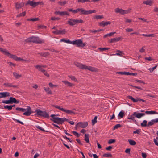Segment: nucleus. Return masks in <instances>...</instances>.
<instances>
[{
	"instance_id": "0e129e2a",
	"label": "nucleus",
	"mask_w": 158,
	"mask_h": 158,
	"mask_svg": "<svg viewBox=\"0 0 158 158\" xmlns=\"http://www.w3.org/2000/svg\"><path fill=\"white\" fill-rule=\"evenodd\" d=\"M158 114V113L157 112L155 111H149V114Z\"/></svg>"
},
{
	"instance_id": "680f3d73",
	"label": "nucleus",
	"mask_w": 158,
	"mask_h": 158,
	"mask_svg": "<svg viewBox=\"0 0 158 158\" xmlns=\"http://www.w3.org/2000/svg\"><path fill=\"white\" fill-rule=\"evenodd\" d=\"M157 66V65H156L152 68L149 69V70L150 71V72L151 73L156 68Z\"/></svg>"
},
{
	"instance_id": "a18cd8bd",
	"label": "nucleus",
	"mask_w": 158,
	"mask_h": 158,
	"mask_svg": "<svg viewBox=\"0 0 158 158\" xmlns=\"http://www.w3.org/2000/svg\"><path fill=\"white\" fill-rule=\"evenodd\" d=\"M90 1V0H77V2L78 3H85L86 2H89Z\"/></svg>"
},
{
	"instance_id": "412c9836",
	"label": "nucleus",
	"mask_w": 158,
	"mask_h": 158,
	"mask_svg": "<svg viewBox=\"0 0 158 158\" xmlns=\"http://www.w3.org/2000/svg\"><path fill=\"white\" fill-rule=\"evenodd\" d=\"M124 10L122 9L117 8L115 9V12L116 13H119L121 15H123Z\"/></svg>"
},
{
	"instance_id": "1a4fd4ad",
	"label": "nucleus",
	"mask_w": 158,
	"mask_h": 158,
	"mask_svg": "<svg viewBox=\"0 0 158 158\" xmlns=\"http://www.w3.org/2000/svg\"><path fill=\"white\" fill-rule=\"evenodd\" d=\"M88 125V123L86 122H80L77 124V126H78L79 127L82 128H85Z\"/></svg>"
},
{
	"instance_id": "20e7f679",
	"label": "nucleus",
	"mask_w": 158,
	"mask_h": 158,
	"mask_svg": "<svg viewBox=\"0 0 158 158\" xmlns=\"http://www.w3.org/2000/svg\"><path fill=\"white\" fill-rule=\"evenodd\" d=\"M27 42H32L37 44L44 43V41L41 40L38 37L31 36L28 38L26 40Z\"/></svg>"
},
{
	"instance_id": "473e14b6",
	"label": "nucleus",
	"mask_w": 158,
	"mask_h": 158,
	"mask_svg": "<svg viewBox=\"0 0 158 158\" xmlns=\"http://www.w3.org/2000/svg\"><path fill=\"white\" fill-rule=\"evenodd\" d=\"M26 15V12L25 11L23 12L22 13H20L16 17L18 18L19 17L21 16H24Z\"/></svg>"
},
{
	"instance_id": "9d476101",
	"label": "nucleus",
	"mask_w": 158,
	"mask_h": 158,
	"mask_svg": "<svg viewBox=\"0 0 158 158\" xmlns=\"http://www.w3.org/2000/svg\"><path fill=\"white\" fill-rule=\"evenodd\" d=\"M29 5L30 6H32L33 7H35L36 6V2L34 0L31 1L29 0L27 1V3L25 4V5Z\"/></svg>"
},
{
	"instance_id": "f3484780",
	"label": "nucleus",
	"mask_w": 158,
	"mask_h": 158,
	"mask_svg": "<svg viewBox=\"0 0 158 158\" xmlns=\"http://www.w3.org/2000/svg\"><path fill=\"white\" fill-rule=\"evenodd\" d=\"M9 99L10 100V102H11V104H12L13 103L18 104L19 102V100H17L14 98L11 97Z\"/></svg>"
},
{
	"instance_id": "49530a36",
	"label": "nucleus",
	"mask_w": 158,
	"mask_h": 158,
	"mask_svg": "<svg viewBox=\"0 0 158 158\" xmlns=\"http://www.w3.org/2000/svg\"><path fill=\"white\" fill-rule=\"evenodd\" d=\"M124 112L123 111H121L118 115V116H119L120 118H123V117L124 116Z\"/></svg>"
},
{
	"instance_id": "c9c22d12",
	"label": "nucleus",
	"mask_w": 158,
	"mask_h": 158,
	"mask_svg": "<svg viewBox=\"0 0 158 158\" xmlns=\"http://www.w3.org/2000/svg\"><path fill=\"white\" fill-rule=\"evenodd\" d=\"M4 108L5 109H7L10 111L12 109L11 105L4 106Z\"/></svg>"
},
{
	"instance_id": "f8f14e48",
	"label": "nucleus",
	"mask_w": 158,
	"mask_h": 158,
	"mask_svg": "<svg viewBox=\"0 0 158 158\" xmlns=\"http://www.w3.org/2000/svg\"><path fill=\"white\" fill-rule=\"evenodd\" d=\"M122 39V37H121L114 38L111 39V40L109 41V42L110 43L116 42L119 41L120 40H121Z\"/></svg>"
},
{
	"instance_id": "37998d69",
	"label": "nucleus",
	"mask_w": 158,
	"mask_h": 158,
	"mask_svg": "<svg viewBox=\"0 0 158 158\" xmlns=\"http://www.w3.org/2000/svg\"><path fill=\"white\" fill-rule=\"evenodd\" d=\"M68 77L70 78L72 80H73L74 81H77V79L75 78V77L74 76H69Z\"/></svg>"
},
{
	"instance_id": "b1692460",
	"label": "nucleus",
	"mask_w": 158,
	"mask_h": 158,
	"mask_svg": "<svg viewBox=\"0 0 158 158\" xmlns=\"http://www.w3.org/2000/svg\"><path fill=\"white\" fill-rule=\"evenodd\" d=\"M44 89L48 94L50 95H52V92L49 87L46 88L44 87Z\"/></svg>"
},
{
	"instance_id": "2f4dec72",
	"label": "nucleus",
	"mask_w": 158,
	"mask_h": 158,
	"mask_svg": "<svg viewBox=\"0 0 158 158\" xmlns=\"http://www.w3.org/2000/svg\"><path fill=\"white\" fill-rule=\"evenodd\" d=\"M104 18L103 15H96L94 16L93 17L94 19H101L102 18Z\"/></svg>"
},
{
	"instance_id": "864d4df0",
	"label": "nucleus",
	"mask_w": 158,
	"mask_h": 158,
	"mask_svg": "<svg viewBox=\"0 0 158 158\" xmlns=\"http://www.w3.org/2000/svg\"><path fill=\"white\" fill-rule=\"evenodd\" d=\"M42 72L44 73V74L47 76V77H49L50 76L49 74H48L47 72L45 70H44Z\"/></svg>"
},
{
	"instance_id": "f704fd0d",
	"label": "nucleus",
	"mask_w": 158,
	"mask_h": 158,
	"mask_svg": "<svg viewBox=\"0 0 158 158\" xmlns=\"http://www.w3.org/2000/svg\"><path fill=\"white\" fill-rule=\"evenodd\" d=\"M147 121L144 120L143 122L141 123V126L142 127H145L147 126Z\"/></svg>"
},
{
	"instance_id": "58836bf2",
	"label": "nucleus",
	"mask_w": 158,
	"mask_h": 158,
	"mask_svg": "<svg viewBox=\"0 0 158 158\" xmlns=\"http://www.w3.org/2000/svg\"><path fill=\"white\" fill-rule=\"evenodd\" d=\"M131 9L130 8H128L127 10H124L123 13L124 15L127 14V13H130L131 12Z\"/></svg>"
},
{
	"instance_id": "423d86ee",
	"label": "nucleus",
	"mask_w": 158,
	"mask_h": 158,
	"mask_svg": "<svg viewBox=\"0 0 158 158\" xmlns=\"http://www.w3.org/2000/svg\"><path fill=\"white\" fill-rule=\"evenodd\" d=\"M71 44L73 45H76L78 47H84L86 45V43H83L81 40H77L72 41L71 42Z\"/></svg>"
},
{
	"instance_id": "aec40b11",
	"label": "nucleus",
	"mask_w": 158,
	"mask_h": 158,
	"mask_svg": "<svg viewBox=\"0 0 158 158\" xmlns=\"http://www.w3.org/2000/svg\"><path fill=\"white\" fill-rule=\"evenodd\" d=\"M111 23V22L110 21H107L105 22L104 21H102L101 23H99V25L100 26H103L104 27L107 26L108 25L110 24Z\"/></svg>"
},
{
	"instance_id": "f257e3e1",
	"label": "nucleus",
	"mask_w": 158,
	"mask_h": 158,
	"mask_svg": "<svg viewBox=\"0 0 158 158\" xmlns=\"http://www.w3.org/2000/svg\"><path fill=\"white\" fill-rule=\"evenodd\" d=\"M67 10L71 12L74 14H75L78 12H80V15H85L90 14L93 13H95L96 12V11L95 10H86L83 8H77L76 10H73L72 8L68 9Z\"/></svg>"
},
{
	"instance_id": "9b49d317",
	"label": "nucleus",
	"mask_w": 158,
	"mask_h": 158,
	"mask_svg": "<svg viewBox=\"0 0 158 158\" xmlns=\"http://www.w3.org/2000/svg\"><path fill=\"white\" fill-rule=\"evenodd\" d=\"M53 33L56 34H65L66 33V31L65 29H63L62 30H56L55 31H54Z\"/></svg>"
},
{
	"instance_id": "052dcab7",
	"label": "nucleus",
	"mask_w": 158,
	"mask_h": 158,
	"mask_svg": "<svg viewBox=\"0 0 158 158\" xmlns=\"http://www.w3.org/2000/svg\"><path fill=\"white\" fill-rule=\"evenodd\" d=\"M13 120L15 122L18 123L20 124H22V125H24V123H23V122L20 121L19 120H17V119H14V118H13Z\"/></svg>"
},
{
	"instance_id": "4c0bfd02",
	"label": "nucleus",
	"mask_w": 158,
	"mask_h": 158,
	"mask_svg": "<svg viewBox=\"0 0 158 158\" xmlns=\"http://www.w3.org/2000/svg\"><path fill=\"white\" fill-rule=\"evenodd\" d=\"M35 67L37 69L39 70L40 71L42 72L44 69L41 68V66L40 65H37L35 66Z\"/></svg>"
},
{
	"instance_id": "09e8293b",
	"label": "nucleus",
	"mask_w": 158,
	"mask_h": 158,
	"mask_svg": "<svg viewBox=\"0 0 158 158\" xmlns=\"http://www.w3.org/2000/svg\"><path fill=\"white\" fill-rule=\"evenodd\" d=\"M61 16H63L64 15H69V14L67 11H61Z\"/></svg>"
},
{
	"instance_id": "3c124183",
	"label": "nucleus",
	"mask_w": 158,
	"mask_h": 158,
	"mask_svg": "<svg viewBox=\"0 0 158 158\" xmlns=\"http://www.w3.org/2000/svg\"><path fill=\"white\" fill-rule=\"evenodd\" d=\"M3 103L6 104H11L10 99L9 100H3L2 101Z\"/></svg>"
},
{
	"instance_id": "c85d7f7f",
	"label": "nucleus",
	"mask_w": 158,
	"mask_h": 158,
	"mask_svg": "<svg viewBox=\"0 0 158 158\" xmlns=\"http://www.w3.org/2000/svg\"><path fill=\"white\" fill-rule=\"evenodd\" d=\"M13 74L14 76L15 77V78L17 79L22 77L21 75H19L16 72H14Z\"/></svg>"
},
{
	"instance_id": "2eb2a0df",
	"label": "nucleus",
	"mask_w": 158,
	"mask_h": 158,
	"mask_svg": "<svg viewBox=\"0 0 158 158\" xmlns=\"http://www.w3.org/2000/svg\"><path fill=\"white\" fill-rule=\"evenodd\" d=\"M10 93L8 92L0 93V98L10 96Z\"/></svg>"
},
{
	"instance_id": "c03bdc74",
	"label": "nucleus",
	"mask_w": 158,
	"mask_h": 158,
	"mask_svg": "<svg viewBox=\"0 0 158 158\" xmlns=\"http://www.w3.org/2000/svg\"><path fill=\"white\" fill-rule=\"evenodd\" d=\"M76 24L77 23H83L84 21L82 19H75Z\"/></svg>"
},
{
	"instance_id": "6e6d98bb",
	"label": "nucleus",
	"mask_w": 158,
	"mask_h": 158,
	"mask_svg": "<svg viewBox=\"0 0 158 158\" xmlns=\"http://www.w3.org/2000/svg\"><path fill=\"white\" fill-rule=\"evenodd\" d=\"M40 55H41V56H42L46 57L47 56L49 55V53L47 52L44 53H40Z\"/></svg>"
},
{
	"instance_id": "e433bc0d",
	"label": "nucleus",
	"mask_w": 158,
	"mask_h": 158,
	"mask_svg": "<svg viewBox=\"0 0 158 158\" xmlns=\"http://www.w3.org/2000/svg\"><path fill=\"white\" fill-rule=\"evenodd\" d=\"M102 156L103 157H112V155L110 153H105Z\"/></svg>"
},
{
	"instance_id": "5701e85b",
	"label": "nucleus",
	"mask_w": 158,
	"mask_h": 158,
	"mask_svg": "<svg viewBox=\"0 0 158 158\" xmlns=\"http://www.w3.org/2000/svg\"><path fill=\"white\" fill-rule=\"evenodd\" d=\"M36 114L37 116H42L44 111L40 110L39 109H36L35 110Z\"/></svg>"
},
{
	"instance_id": "e2e57ef3",
	"label": "nucleus",
	"mask_w": 158,
	"mask_h": 158,
	"mask_svg": "<svg viewBox=\"0 0 158 158\" xmlns=\"http://www.w3.org/2000/svg\"><path fill=\"white\" fill-rule=\"evenodd\" d=\"M36 6L38 5H44V3L43 2H36Z\"/></svg>"
},
{
	"instance_id": "a211bd4d",
	"label": "nucleus",
	"mask_w": 158,
	"mask_h": 158,
	"mask_svg": "<svg viewBox=\"0 0 158 158\" xmlns=\"http://www.w3.org/2000/svg\"><path fill=\"white\" fill-rule=\"evenodd\" d=\"M15 5L16 8L17 9H19L24 6V3L23 2H22L21 3H15Z\"/></svg>"
},
{
	"instance_id": "ddd939ff",
	"label": "nucleus",
	"mask_w": 158,
	"mask_h": 158,
	"mask_svg": "<svg viewBox=\"0 0 158 158\" xmlns=\"http://www.w3.org/2000/svg\"><path fill=\"white\" fill-rule=\"evenodd\" d=\"M67 23L70 26H74L76 24L75 19H69Z\"/></svg>"
},
{
	"instance_id": "c756f323",
	"label": "nucleus",
	"mask_w": 158,
	"mask_h": 158,
	"mask_svg": "<svg viewBox=\"0 0 158 158\" xmlns=\"http://www.w3.org/2000/svg\"><path fill=\"white\" fill-rule=\"evenodd\" d=\"M135 117V115H134V112L132 115L129 116L127 118V119H128L134 120Z\"/></svg>"
},
{
	"instance_id": "72a5a7b5",
	"label": "nucleus",
	"mask_w": 158,
	"mask_h": 158,
	"mask_svg": "<svg viewBox=\"0 0 158 158\" xmlns=\"http://www.w3.org/2000/svg\"><path fill=\"white\" fill-rule=\"evenodd\" d=\"M61 41L67 43H70L71 44L72 41H70L69 40H66L65 39H62L61 40Z\"/></svg>"
},
{
	"instance_id": "f03ea898",
	"label": "nucleus",
	"mask_w": 158,
	"mask_h": 158,
	"mask_svg": "<svg viewBox=\"0 0 158 158\" xmlns=\"http://www.w3.org/2000/svg\"><path fill=\"white\" fill-rule=\"evenodd\" d=\"M59 115V114H52L50 117H52V118H51L50 120L54 123L58 124H62L64 121H68V120L65 117L59 118L56 117V116Z\"/></svg>"
},
{
	"instance_id": "5fc2aeb1",
	"label": "nucleus",
	"mask_w": 158,
	"mask_h": 158,
	"mask_svg": "<svg viewBox=\"0 0 158 158\" xmlns=\"http://www.w3.org/2000/svg\"><path fill=\"white\" fill-rule=\"evenodd\" d=\"M116 141V140L114 139H111L109 140L108 143L109 144H111L114 143Z\"/></svg>"
},
{
	"instance_id": "4d7b16f0",
	"label": "nucleus",
	"mask_w": 158,
	"mask_h": 158,
	"mask_svg": "<svg viewBox=\"0 0 158 158\" xmlns=\"http://www.w3.org/2000/svg\"><path fill=\"white\" fill-rule=\"evenodd\" d=\"M60 19V18L57 17H52L51 19V20L55 21V20H59Z\"/></svg>"
},
{
	"instance_id": "cd10ccee",
	"label": "nucleus",
	"mask_w": 158,
	"mask_h": 158,
	"mask_svg": "<svg viewBox=\"0 0 158 158\" xmlns=\"http://www.w3.org/2000/svg\"><path fill=\"white\" fill-rule=\"evenodd\" d=\"M128 141L130 144L131 145L134 146L136 144V142L133 140L129 139Z\"/></svg>"
},
{
	"instance_id": "dca6fc26",
	"label": "nucleus",
	"mask_w": 158,
	"mask_h": 158,
	"mask_svg": "<svg viewBox=\"0 0 158 158\" xmlns=\"http://www.w3.org/2000/svg\"><path fill=\"white\" fill-rule=\"evenodd\" d=\"M134 115H135V117L137 118H139L142 117L144 116L145 115V114L144 113H138L136 112H134Z\"/></svg>"
},
{
	"instance_id": "7ed1b4c3",
	"label": "nucleus",
	"mask_w": 158,
	"mask_h": 158,
	"mask_svg": "<svg viewBox=\"0 0 158 158\" xmlns=\"http://www.w3.org/2000/svg\"><path fill=\"white\" fill-rule=\"evenodd\" d=\"M74 64L80 69L88 70L92 72L97 71L96 70V69L94 67L90 66H87L85 64H82L78 62H74Z\"/></svg>"
},
{
	"instance_id": "de8ad7c7",
	"label": "nucleus",
	"mask_w": 158,
	"mask_h": 158,
	"mask_svg": "<svg viewBox=\"0 0 158 158\" xmlns=\"http://www.w3.org/2000/svg\"><path fill=\"white\" fill-rule=\"evenodd\" d=\"M0 51L2 52L5 55L7 56L8 55L6 53V52H9L7 51H6L5 49H3L2 48H0Z\"/></svg>"
},
{
	"instance_id": "338daca9",
	"label": "nucleus",
	"mask_w": 158,
	"mask_h": 158,
	"mask_svg": "<svg viewBox=\"0 0 158 158\" xmlns=\"http://www.w3.org/2000/svg\"><path fill=\"white\" fill-rule=\"evenodd\" d=\"M125 152L127 154H130V148L126 149L125 151Z\"/></svg>"
},
{
	"instance_id": "bb28decb",
	"label": "nucleus",
	"mask_w": 158,
	"mask_h": 158,
	"mask_svg": "<svg viewBox=\"0 0 158 158\" xmlns=\"http://www.w3.org/2000/svg\"><path fill=\"white\" fill-rule=\"evenodd\" d=\"M116 33V32H112L109 34H107L104 35L103 37L104 38H106L108 36L110 37L112 36L114 34Z\"/></svg>"
},
{
	"instance_id": "69168bd1",
	"label": "nucleus",
	"mask_w": 158,
	"mask_h": 158,
	"mask_svg": "<svg viewBox=\"0 0 158 158\" xmlns=\"http://www.w3.org/2000/svg\"><path fill=\"white\" fill-rule=\"evenodd\" d=\"M49 86L51 87H57L58 86L57 85H54L52 83H49Z\"/></svg>"
},
{
	"instance_id": "774afa93",
	"label": "nucleus",
	"mask_w": 158,
	"mask_h": 158,
	"mask_svg": "<svg viewBox=\"0 0 158 158\" xmlns=\"http://www.w3.org/2000/svg\"><path fill=\"white\" fill-rule=\"evenodd\" d=\"M154 142L155 143V144L158 146V140H157V139H154Z\"/></svg>"
},
{
	"instance_id": "13d9d810",
	"label": "nucleus",
	"mask_w": 158,
	"mask_h": 158,
	"mask_svg": "<svg viewBox=\"0 0 158 158\" xmlns=\"http://www.w3.org/2000/svg\"><path fill=\"white\" fill-rule=\"evenodd\" d=\"M121 127V125L120 124H116V125H115L113 129L114 130H115V129L118 128L119 127Z\"/></svg>"
},
{
	"instance_id": "a19ab883",
	"label": "nucleus",
	"mask_w": 158,
	"mask_h": 158,
	"mask_svg": "<svg viewBox=\"0 0 158 158\" xmlns=\"http://www.w3.org/2000/svg\"><path fill=\"white\" fill-rule=\"evenodd\" d=\"M39 18H30L28 19L27 20L28 21H32L33 22L36 21L38 20Z\"/></svg>"
},
{
	"instance_id": "0eeeda50",
	"label": "nucleus",
	"mask_w": 158,
	"mask_h": 158,
	"mask_svg": "<svg viewBox=\"0 0 158 158\" xmlns=\"http://www.w3.org/2000/svg\"><path fill=\"white\" fill-rule=\"evenodd\" d=\"M8 55L7 56H9L10 58L14 59L17 61H22L23 62H28V60H26L20 57H17L15 55H12L9 52H6Z\"/></svg>"
},
{
	"instance_id": "6ab92c4d",
	"label": "nucleus",
	"mask_w": 158,
	"mask_h": 158,
	"mask_svg": "<svg viewBox=\"0 0 158 158\" xmlns=\"http://www.w3.org/2000/svg\"><path fill=\"white\" fill-rule=\"evenodd\" d=\"M62 82L67 87H72L73 86H74L75 85L74 84L72 83L66 81H63Z\"/></svg>"
},
{
	"instance_id": "393cba45",
	"label": "nucleus",
	"mask_w": 158,
	"mask_h": 158,
	"mask_svg": "<svg viewBox=\"0 0 158 158\" xmlns=\"http://www.w3.org/2000/svg\"><path fill=\"white\" fill-rule=\"evenodd\" d=\"M89 134H86L85 135L84 140L87 143H89Z\"/></svg>"
},
{
	"instance_id": "8fccbe9b",
	"label": "nucleus",
	"mask_w": 158,
	"mask_h": 158,
	"mask_svg": "<svg viewBox=\"0 0 158 158\" xmlns=\"http://www.w3.org/2000/svg\"><path fill=\"white\" fill-rule=\"evenodd\" d=\"M72 132L75 136H76L77 137H79L80 136V134L76 131H73Z\"/></svg>"
},
{
	"instance_id": "6e6552de",
	"label": "nucleus",
	"mask_w": 158,
	"mask_h": 158,
	"mask_svg": "<svg viewBox=\"0 0 158 158\" xmlns=\"http://www.w3.org/2000/svg\"><path fill=\"white\" fill-rule=\"evenodd\" d=\"M52 106L55 107L56 108L59 109L61 110L62 111L65 112L66 113L69 114H76V113L74 111L70 110H67L64 109L63 108H61L60 107L57 105H52Z\"/></svg>"
},
{
	"instance_id": "a878e982",
	"label": "nucleus",
	"mask_w": 158,
	"mask_h": 158,
	"mask_svg": "<svg viewBox=\"0 0 158 158\" xmlns=\"http://www.w3.org/2000/svg\"><path fill=\"white\" fill-rule=\"evenodd\" d=\"M41 117L47 118H49L50 117L49 114L46 111H44V113Z\"/></svg>"
},
{
	"instance_id": "bf43d9fd",
	"label": "nucleus",
	"mask_w": 158,
	"mask_h": 158,
	"mask_svg": "<svg viewBox=\"0 0 158 158\" xmlns=\"http://www.w3.org/2000/svg\"><path fill=\"white\" fill-rule=\"evenodd\" d=\"M110 49V48H99V49L101 51H103L104 50H109Z\"/></svg>"
},
{
	"instance_id": "ea45409f",
	"label": "nucleus",
	"mask_w": 158,
	"mask_h": 158,
	"mask_svg": "<svg viewBox=\"0 0 158 158\" xmlns=\"http://www.w3.org/2000/svg\"><path fill=\"white\" fill-rule=\"evenodd\" d=\"M97 116H95L94 119L92 121V125H94L95 123L97 122Z\"/></svg>"
},
{
	"instance_id": "4468645a",
	"label": "nucleus",
	"mask_w": 158,
	"mask_h": 158,
	"mask_svg": "<svg viewBox=\"0 0 158 158\" xmlns=\"http://www.w3.org/2000/svg\"><path fill=\"white\" fill-rule=\"evenodd\" d=\"M3 85L6 87H13L14 88H17L18 87V86L16 85H13L12 83L6 82L3 84Z\"/></svg>"
},
{
	"instance_id": "603ef678",
	"label": "nucleus",
	"mask_w": 158,
	"mask_h": 158,
	"mask_svg": "<svg viewBox=\"0 0 158 158\" xmlns=\"http://www.w3.org/2000/svg\"><path fill=\"white\" fill-rule=\"evenodd\" d=\"M36 127L40 129V130L41 131H43V132H47V131H45L44 129H43L41 127H40V126H38V125H37V126H36Z\"/></svg>"
},
{
	"instance_id": "39448f33",
	"label": "nucleus",
	"mask_w": 158,
	"mask_h": 158,
	"mask_svg": "<svg viewBox=\"0 0 158 158\" xmlns=\"http://www.w3.org/2000/svg\"><path fill=\"white\" fill-rule=\"evenodd\" d=\"M27 109H24L20 107H17L15 110H16L21 111L22 112H25L23 114V115L26 116H29L32 113L31 109L30 106H27Z\"/></svg>"
},
{
	"instance_id": "4be33fe9",
	"label": "nucleus",
	"mask_w": 158,
	"mask_h": 158,
	"mask_svg": "<svg viewBox=\"0 0 158 158\" xmlns=\"http://www.w3.org/2000/svg\"><path fill=\"white\" fill-rule=\"evenodd\" d=\"M158 122V118L152 120L150 121L149 122V126H152Z\"/></svg>"
},
{
	"instance_id": "7c9ffc66",
	"label": "nucleus",
	"mask_w": 158,
	"mask_h": 158,
	"mask_svg": "<svg viewBox=\"0 0 158 158\" xmlns=\"http://www.w3.org/2000/svg\"><path fill=\"white\" fill-rule=\"evenodd\" d=\"M128 98L132 100L134 102H136L138 101V100L136 99H134L132 96H128Z\"/></svg>"
},
{
	"instance_id": "79ce46f5",
	"label": "nucleus",
	"mask_w": 158,
	"mask_h": 158,
	"mask_svg": "<svg viewBox=\"0 0 158 158\" xmlns=\"http://www.w3.org/2000/svg\"><path fill=\"white\" fill-rule=\"evenodd\" d=\"M67 3V2L66 1L63 2L60 1L58 2V3L61 6H64Z\"/></svg>"
}]
</instances>
